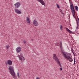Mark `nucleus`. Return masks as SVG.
Returning <instances> with one entry per match:
<instances>
[{"mask_svg":"<svg viewBox=\"0 0 79 79\" xmlns=\"http://www.w3.org/2000/svg\"><path fill=\"white\" fill-rule=\"evenodd\" d=\"M9 71L10 73V74L14 78L16 77V75L15 74V73L14 71V69H13V67L10 66V67H9Z\"/></svg>","mask_w":79,"mask_h":79,"instance_id":"f257e3e1","label":"nucleus"},{"mask_svg":"<svg viewBox=\"0 0 79 79\" xmlns=\"http://www.w3.org/2000/svg\"><path fill=\"white\" fill-rule=\"evenodd\" d=\"M70 10L72 13L73 16L74 17V18L76 19V17L75 16V9H74V8L70 9Z\"/></svg>","mask_w":79,"mask_h":79,"instance_id":"f03ea898","label":"nucleus"},{"mask_svg":"<svg viewBox=\"0 0 79 79\" xmlns=\"http://www.w3.org/2000/svg\"><path fill=\"white\" fill-rule=\"evenodd\" d=\"M14 5L15 8H18L21 6V3L19 2H17Z\"/></svg>","mask_w":79,"mask_h":79,"instance_id":"7ed1b4c3","label":"nucleus"},{"mask_svg":"<svg viewBox=\"0 0 79 79\" xmlns=\"http://www.w3.org/2000/svg\"><path fill=\"white\" fill-rule=\"evenodd\" d=\"M62 54L64 56L67 58L68 60L69 61V56H67V55H66L67 53L65 52H63Z\"/></svg>","mask_w":79,"mask_h":79,"instance_id":"20e7f679","label":"nucleus"},{"mask_svg":"<svg viewBox=\"0 0 79 79\" xmlns=\"http://www.w3.org/2000/svg\"><path fill=\"white\" fill-rule=\"evenodd\" d=\"M12 61L11 60H9L7 61V62H6V65L7 64H9V65H12Z\"/></svg>","mask_w":79,"mask_h":79,"instance_id":"39448f33","label":"nucleus"},{"mask_svg":"<svg viewBox=\"0 0 79 79\" xmlns=\"http://www.w3.org/2000/svg\"><path fill=\"white\" fill-rule=\"evenodd\" d=\"M53 55L54 56H53V58L54 59V60H55L56 62H57V61L59 60V59L57 58L56 56V54H54Z\"/></svg>","mask_w":79,"mask_h":79,"instance_id":"423d86ee","label":"nucleus"},{"mask_svg":"<svg viewBox=\"0 0 79 79\" xmlns=\"http://www.w3.org/2000/svg\"><path fill=\"white\" fill-rule=\"evenodd\" d=\"M15 12L17 14H18V15H20V14H21V11H19V10H18L17 9H15Z\"/></svg>","mask_w":79,"mask_h":79,"instance_id":"0eeeda50","label":"nucleus"},{"mask_svg":"<svg viewBox=\"0 0 79 79\" xmlns=\"http://www.w3.org/2000/svg\"><path fill=\"white\" fill-rule=\"evenodd\" d=\"M16 50L17 53H19L21 51V48L20 47H18L16 48Z\"/></svg>","mask_w":79,"mask_h":79,"instance_id":"6e6552de","label":"nucleus"},{"mask_svg":"<svg viewBox=\"0 0 79 79\" xmlns=\"http://www.w3.org/2000/svg\"><path fill=\"white\" fill-rule=\"evenodd\" d=\"M33 23L35 26H38V23L36 19L34 20V22H33Z\"/></svg>","mask_w":79,"mask_h":79,"instance_id":"1a4fd4ad","label":"nucleus"},{"mask_svg":"<svg viewBox=\"0 0 79 79\" xmlns=\"http://www.w3.org/2000/svg\"><path fill=\"white\" fill-rule=\"evenodd\" d=\"M70 5V9H72L73 8H74V6L73 5V2H71V1H69Z\"/></svg>","mask_w":79,"mask_h":79,"instance_id":"9d476101","label":"nucleus"},{"mask_svg":"<svg viewBox=\"0 0 79 79\" xmlns=\"http://www.w3.org/2000/svg\"><path fill=\"white\" fill-rule=\"evenodd\" d=\"M38 2H40L41 3L42 5H44L45 4V3L43 0H37Z\"/></svg>","mask_w":79,"mask_h":79,"instance_id":"9b49d317","label":"nucleus"},{"mask_svg":"<svg viewBox=\"0 0 79 79\" xmlns=\"http://www.w3.org/2000/svg\"><path fill=\"white\" fill-rule=\"evenodd\" d=\"M29 19H30L29 17H27L26 19V21H27V23L28 24L30 23V21H29Z\"/></svg>","mask_w":79,"mask_h":79,"instance_id":"f8f14e48","label":"nucleus"},{"mask_svg":"<svg viewBox=\"0 0 79 79\" xmlns=\"http://www.w3.org/2000/svg\"><path fill=\"white\" fill-rule=\"evenodd\" d=\"M76 21L77 23V27L76 28V29L77 30V29H78V27L79 26V23H78V22H77V19H76Z\"/></svg>","mask_w":79,"mask_h":79,"instance_id":"ddd939ff","label":"nucleus"},{"mask_svg":"<svg viewBox=\"0 0 79 79\" xmlns=\"http://www.w3.org/2000/svg\"><path fill=\"white\" fill-rule=\"evenodd\" d=\"M56 62L57 63H58L59 64V65L60 66V68H61L62 66H61V63H60V61L58 60V61H57Z\"/></svg>","mask_w":79,"mask_h":79,"instance_id":"4468645a","label":"nucleus"},{"mask_svg":"<svg viewBox=\"0 0 79 79\" xmlns=\"http://www.w3.org/2000/svg\"><path fill=\"white\" fill-rule=\"evenodd\" d=\"M75 9L76 10V11H78V7H77V6H75Z\"/></svg>","mask_w":79,"mask_h":79,"instance_id":"2eb2a0df","label":"nucleus"},{"mask_svg":"<svg viewBox=\"0 0 79 79\" xmlns=\"http://www.w3.org/2000/svg\"><path fill=\"white\" fill-rule=\"evenodd\" d=\"M6 50H8L9 49V47H10V46H9V45H6Z\"/></svg>","mask_w":79,"mask_h":79,"instance_id":"dca6fc26","label":"nucleus"},{"mask_svg":"<svg viewBox=\"0 0 79 79\" xmlns=\"http://www.w3.org/2000/svg\"><path fill=\"white\" fill-rule=\"evenodd\" d=\"M73 61V59H72V57H71V56H69V61L70 62H72Z\"/></svg>","mask_w":79,"mask_h":79,"instance_id":"f3484780","label":"nucleus"},{"mask_svg":"<svg viewBox=\"0 0 79 79\" xmlns=\"http://www.w3.org/2000/svg\"><path fill=\"white\" fill-rule=\"evenodd\" d=\"M62 27V25H61L60 26V30H61V31H62V30H63V28H62V27Z\"/></svg>","mask_w":79,"mask_h":79,"instance_id":"a211bd4d","label":"nucleus"},{"mask_svg":"<svg viewBox=\"0 0 79 79\" xmlns=\"http://www.w3.org/2000/svg\"><path fill=\"white\" fill-rule=\"evenodd\" d=\"M69 33H70V34H74V32L71 31V30H69Z\"/></svg>","mask_w":79,"mask_h":79,"instance_id":"6ab92c4d","label":"nucleus"},{"mask_svg":"<svg viewBox=\"0 0 79 79\" xmlns=\"http://www.w3.org/2000/svg\"><path fill=\"white\" fill-rule=\"evenodd\" d=\"M66 29L67 31L69 33V29H68V28H66Z\"/></svg>","mask_w":79,"mask_h":79,"instance_id":"aec40b11","label":"nucleus"},{"mask_svg":"<svg viewBox=\"0 0 79 79\" xmlns=\"http://www.w3.org/2000/svg\"><path fill=\"white\" fill-rule=\"evenodd\" d=\"M17 76L18 78H19L20 77H19V73H17Z\"/></svg>","mask_w":79,"mask_h":79,"instance_id":"412c9836","label":"nucleus"},{"mask_svg":"<svg viewBox=\"0 0 79 79\" xmlns=\"http://www.w3.org/2000/svg\"><path fill=\"white\" fill-rule=\"evenodd\" d=\"M56 6H57V7L58 8H60V6H59V5H58V4H56Z\"/></svg>","mask_w":79,"mask_h":79,"instance_id":"4be33fe9","label":"nucleus"},{"mask_svg":"<svg viewBox=\"0 0 79 79\" xmlns=\"http://www.w3.org/2000/svg\"><path fill=\"white\" fill-rule=\"evenodd\" d=\"M76 63V60H75V58H74V64Z\"/></svg>","mask_w":79,"mask_h":79,"instance_id":"5701e85b","label":"nucleus"},{"mask_svg":"<svg viewBox=\"0 0 79 79\" xmlns=\"http://www.w3.org/2000/svg\"><path fill=\"white\" fill-rule=\"evenodd\" d=\"M23 43L24 44H25L26 42L25 41H23Z\"/></svg>","mask_w":79,"mask_h":79,"instance_id":"b1692460","label":"nucleus"},{"mask_svg":"<svg viewBox=\"0 0 79 79\" xmlns=\"http://www.w3.org/2000/svg\"><path fill=\"white\" fill-rule=\"evenodd\" d=\"M60 45H62V43L60 41Z\"/></svg>","mask_w":79,"mask_h":79,"instance_id":"393cba45","label":"nucleus"},{"mask_svg":"<svg viewBox=\"0 0 79 79\" xmlns=\"http://www.w3.org/2000/svg\"><path fill=\"white\" fill-rule=\"evenodd\" d=\"M71 51H72V52H73V51H74V50H73V48H71Z\"/></svg>","mask_w":79,"mask_h":79,"instance_id":"a878e982","label":"nucleus"},{"mask_svg":"<svg viewBox=\"0 0 79 79\" xmlns=\"http://www.w3.org/2000/svg\"><path fill=\"white\" fill-rule=\"evenodd\" d=\"M19 58L20 60H22V58H21V57H19Z\"/></svg>","mask_w":79,"mask_h":79,"instance_id":"bb28decb","label":"nucleus"},{"mask_svg":"<svg viewBox=\"0 0 79 79\" xmlns=\"http://www.w3.org/2000/svg\"><path fill=\"white\" fill-rule=\"evenodd\" d=\"M60 70H61H61H62V68H60Z\"/></svg>","mask_w":79,"mask_h":79,"instance_id":"cd10ccee","label":"nucleus"},{"mask_svg":"<svg viewBox=\"0 0 79 79\" xmlns=\"http://www.w3.org/2000/svg\"><path fill=\"white\" fill-rule=\"evenodd\" d=\"M36 79H39V78L38 77H36Z\"/></svg>","mask_w":79,"mask_h":79,"instance_id":"c85d7f7f","label":"nucleus"},{"mask_svg":"<svg viewBox=\"0 0 79 79\" xmlns=\"http://www.w3.org/2000/svg\"><path fill=\"white\" fill-rule=\"evenodd\" d=\"M72 52L73 54H74V51H72Z\"/></svg>","mask_w":79,"mask_h":79,"instance_id":"c756f323","label":"nucleus"},{"mask_svg":"<svg viewBox=\"0 0 79 79\" xmlns=\"http://www.w3.org/2000/svg\"><path fill=\"white\" fill-rule=\"evenodd\" d=\"M62 45H60V47H61Z\"/></svg>","mask_w":79,"mask_h":79,"instance_id":"7c9ffc66","label":"nucleus"},{"mask_svg":"<svg viewBox=\"0 0 79 79\" xmlns=\"http://www.w3.org/2000/svg\"><path fill=\"white\" fill-rule=\"evenodd\" d=\"M23 60H24V58L23 57Z\"/></svg>","mask_w":79,"mask_h":79,"instance_id":"2f4dec72","label":"nucleus"},{"mask_svg":"<svg viewBox=\"0 0 79 79\" xmlns=\"http://www.w3.org/2000/svg\"><path fill=\"white\" fill-rule=\"evenodd\" d=\"M74 56H75V54H73Z\"/></svg>","mask_w":79,"mask_h":79,"instance_id":"473e14b6","label":"nucleus"},{"mask_svg":"<svg viewBox=\"0 0 79 79\" xmlns=\"http://www.w3.org/2000/svg\"><path fill=\"white\" fill-rule=\"evenodd\" d=\"M69 55H70V56H71V53H70Z\"/></svg>","mask_w":79,"mask_h":79,"instance_id":"72a5a7b5","label":"nucleus"},{"mask_svg":"<svg viewBox=\"0 0 79 79\" xmlns=\"http://www.w3.org/2000/svg\"><path fill=\"white\" fill-rule=\"evenodd\" d=\"M69 23H70V20H69Z\"/></svg>","mask_w":79,"mask_h":79,"instance_id":"f704fd0d","label":"nucleus"},{"mask_svg":"<svg viewBox=\"0 0 79 79\" xmlns=\"http://www.w3.org/2000/svg\"><path fill=\"white\" fill-rule=\"evenodd\" d=\"M70 26H71V25H70Z\"/></svg>","mask_w":79,"mask_h":79,"instance_id":"c9c22d12","label":"nucleus"}]
</instances>
